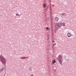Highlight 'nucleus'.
Listing matches in <instances>:
<instances>
[{
    "mask_svg": "<svg viewBox=\"0 0 76 76\" xmlns=\"http://www.w3.org/2000/svg\"><path fill=\"white\" fill-rule=\"evenodd\" d=\"M67 36L68 37L70 38V37H71V36H72V34H71L70 33H68L67 34Z\"/></svg>",
    "mask_w": 76,
    "mask_h": 76,
    "instance_id": "20e7f679",
    "label": "nucleus"
},
{
    "mask_svg": "<svg viewBox=\"0 0 76 76\" xmlns=\"http://www.w3.org/2000/svg\"><path fill=\"white\" fill-rule=\"evenodd\" d=\"M46 29H47V30H49V28H48V27H47L46 28Z\"/></svg>",
    "mask_w": 76,
    "mask_h": 76,
    "instance_id": "6e6552de",
    "label": "nucleus"
},
{
    "mask_svg": "<svg viewBox=\"0 0 76 76\" xmlns=\"http://www.w3.org/2000/svg\"><path fill=\"white\" fill-rule=\"evenodd\" d=\"M66 26L65 24L64 23H58L56 24L55 29V33H56L57 31V29L59 28H61V26Z\"/></svg>",
    "mask_w": 76,
    "mask_h": 76,
    "instance_id": "f257e3e1",
    "label": "nucleus"
},
{
    "mask_svg": "<svg viewBox=\"0 0 76 76\" xmlns=\"http://www.w3.org/2000/svg\"><path fill=\"white\" fill-rule=\"evenodd\" d=\"M43 7L44 8H45L46 7V4H43Z\"/></svg>",
    "mask_w": 76,
    "mask_h": 76,
    "instance_id": "0eeeda50",
    "label": "nucleus"
},
{
    "mask_svg": "<svg viewBox=\"0 0 76 76\" xmlns=\"http://www.w3.org/2000/svg\"><path fill=\"white\" fill-rule=\"evenodd\" d=\"M52 63L53 64H54L56 63V60H53L52 61Z\"/></svg>",
    "mask_w": 76,
    "mask_h": 76,
    "instance_id": "423d86ee",
    "label": "nucleus"
},
{
    "mask_svg": "<svg viewBox=\"0 0 76 76\" xmlns=\"http://www.w3.org/2000/svg\"><path fill=\"white\" fill-rule=\"evenodd\" d=\"M20 15H19V14H16V16H19Z\"/></svg>",
    "mask_w": 76,
    "mask_h": 76,
    "instance_id": "9d476101",
    "label": "nucleus"
},
{
    "mask_svg": "<svg viewBox=\"0 0 76 76\" xmlns=\"http://www.w3.org/2000/svg\"><path fill=\"white\" fill-rule=\"evenodd\" d=\"M52 42H54V41L53 40L52 41Z\"/></svg>",
    "mask_w": 76,
    "mask_h": 76,
    "instance_id": "f8f14e48",
    "label": "nucleus"
},
{
    "mask_svg": "<svg viewBox=\"0 0 76 76\" xmlns=\"http://www.w3.org/2000/svg\"><path fill=\"white\" fill-rule=\"evenodd\" d=\"M56 45V43H54V44H53V46H54V45Z\"/></svg>",
    "mask_w": 76,
    "mask_h": 76,
    "instance_id": "9b49d317",
    "label": "nucleus"
},
{
    "mask_svg": "<svg viewBox=\"0 0 76 76\" xmlns=\"http://www.w3.org/2000/svg\"><path fill=\"white\" fill-rule=\"evenodd\" d=\"M56 21H58V18L57 17H56L55 18Z\"/></svg>",
    "mask_w": 76,
    "mask_h": 76,
    "instance_id": "39448f33",
    "label": "nucleus"
},
{
    "mask_svg": "<svg viewBox=\"0 0 76 76\" xmlns=\"http://www.w3.org/2000/svg\"><path fill=\"white\" fill-rule=\"evenodd\" d=\"M4 69L3 68H2L1 69V70H3Z\"/></svg>",
    "mask_w": 76,
    "mask_h": 76,
    "instance_id": "ddd939ff",
    "label": "nucleus"
},
{
    "mask_svg": "<svg viewBox=\"0 0 76 76\" xmlns=\"http://www.w3.org/2000/svg\"><path fill=\"white\" fill-rule=\"evenodd\" d=\"M31 67H30L29 68V70H30V71H31V70H32V69H31Z\"/></svg>",
    "mask_w": 76,
    "mask_h": 76,
    "instance_id": "1a4fd4ad",
    "label": "nucleus"
},
{
    "mask_svg": "<svg viewBox=\"0 0 76 76\" xmlns=\"http://www.w3.org/2000/svg\"><path fill=\"white\" fill-rule=\"evenodd\" d=\"M58 60L60 63L61 64V61L62 60V56L61 55H58Z\"/></svg>",
    "mask_w": 76,
    "mask_h": 76,
    "instance_id": "7ed1b4c3",
    "label": "nucleus"
},
{
    "mask_svg": "<svg viewBox=\"0 0 76 76\" xmlns=\"http://www.w3.org/2000/svg\"><path fill=\"white\" fill-rule=\"evenodd\" d=\"M6 60H7L5 59L3 56H1V55L0 56V61L1 62H2V63H3L4 65H6Z\"/></svg>",
    "mask_w": 76,
    "mask_h": 76,
    "instance_id": "f03ea898",
    "label": "nucleus"
}]
</instances>
